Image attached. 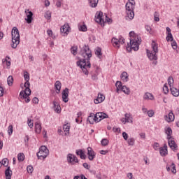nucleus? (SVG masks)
<instances>
[{
    "label": "nucleus",
    "instance_id": "nucleus-1",
    "mask_svg": "<svg viewBox=\"0 0 179 179\" xmlns=\"http://www.w3.org/2000/svg\"><path fill=\"white\" fill-rule=\"evenodd\" d=\"M80 54L84 59L77 62V65L81 68L83 72L85 75H87V68H90V62L89 60L92 58V50H90L89 46L84 45L81 49Z\"/></svg>",
    "mask_w": 179,
    "mask_h": 179
},
{
    "label": "nucleus",
    "instance_id": "nucleus-2",
    "mask_svg": "<svg viewBox=\"0 0 179 179\" xmlns=\"http://www.w3.org/2000/svg\"><path fill=\"white\" fill-rule=\"evenodd\" d=\"M24 91H21L20 93V97L21 100H24V103H30V94H31V90H30V76H29V73L25 71L24 73Z\"/></svg>",
    "mask_w": 179,
    "mask_h": 179
},
{
    "label": "nucleus",
    "instance_id": "nucleus-3",
    "mask_svg": "<svg viewBox=\"0 0 179 179\" xmlns=\"http://www.w3.org/2000/svg\"><path fill=\"white\" fill-rule=\"evenodd\" d=\"M129 36L130 37V45L127 44V50L129 52L131 50L134 51H138L139 50V44L142 43L141 36L135 34V31H131L129 32Z\"/></svg>",
    "mask_w": 179,
    "mask_h": 179
},
{
    "label": "nucleus",
    "instance_id": "nucleus-4",
    "mask_svg": "<svg viewBox=\"0 0 179 179\" xmlns=\"http://www.w3.org/2000/svg\"><path fill=\"white\" fill-rule=\"evenodd\" d=\"M152 51L147 49L148 57L150 61H154L152 62L154 65H157V55L156 54L159 52V47L155 41H152Z\"/></svg>",
    "mask_w": 179,
    "mask_h": 179
},
{
    "label": "nucleus",
    "instance_id": "nucleus-5",
    "mask_svg": "<svg viewBox=\"0 0 179 179\" xmlns=\"http://www.w3.org/2000/svg\"><path fill=\"white\" fill-rule=\"evenodd\" d=\"M12 36V48H16L20 43V34L17 27H13L11 31Z\"/></svg>",
    "mask_w": 179,
    "mask_h": 179
},
{
    "label": "nucleus",
    "instance_id": "nucleus-6",
    "mask_svg": "<svg viewBox=\"0 0 179 179\" xmlns=\"http://www.w3.org/2000/svg\"><path fill=\"white\" fill-rule=\"evenodd\" d=\"M115 86L117 93H120V91H122L123 93H124V94H130L131 90H129V87L122 85V83H121V81H117Z\"/></svg>",
    "mask_w": 179,
    "mask_h": 179
},
{
    "label": "nucleus",
    "instance_id": "nucleus-7",
    "mask_svg": "<svg viewBox=\"0 0 179 179\" xmlns=\"http://www.w3.org/2000/svg\"><path fill=\"white\" fill-rule=\"evenodd\" d=\"M48 153H50V151L47 149V147L42 145L39 149V152L37 153L38 159L44 160L48 156Z\"/></svg>",
    "mask_w": 179,
    "mask_h": 179
},
{
    "label": "nucleus",
    "instance_id": "nucleus-8",
    "mask_svg": "<svg viewBox=\"0 0 179 179\" xmlns=\"http://www.w3.org/2000/svg\"><path fill=\"white\" fill-rule=\"evenodd\" d=\"M120 121L124 124L127 123L132 124V122H134V117H132V115H131V113H126L124 114V117L120 120Z\"/></svg>",
    "mask_w": 179,
    "mask_h": 179
},
{
    "label": "nucleus",
    "instance_id": "nucleus-9",
    "mask_svg": "<svg viewBox=\"0 0 179 179\" xmlns=\"http://www.w3.org/2000/svg\"><path fill=\"white\" fill-rule=\"evenodd\" d=\"M124 43H125V39L122 36H120L119 39L115 38H112V44L113 47H116L117 48H120V44H124Z\"/></svg>",
    "mask_w": 179,
    "mask_h": 179
},
{
    "label": "nucleus",
    "instance_id": "nucleus-10",
    "mask_svg": "<svg viewBox=\"0 0 179 179\" xmlns=\"http://www.w3.org/2000/svg\"><path fill=\"white\" fill-rule=\"evenodd\" d=\"M95 22H96V23H101V24H104V15H103V12H96L95 15Z\"/></svg>",
    "mask_w": 179,
    "mask_h": 179
},
{
    "label": "nucleus",
    "instance_id": "nucleus-11",
    "mask_svg": "<svg viewBox=\"0 0 179 179\" xmlns=\"http://www.w3.org/2000/svg\"><path fill=\"white\" fill-rule=\"evenodd\" d=\"M87 156L90 162H93L96 158V152L93 150V148L88 147L87 148Z\"/></svg>",
    "mask_w": 179,
    "mask_h": 179
},
{
    "label": "nucleus",
    "instance_id": "nucleus-12",
    "mask_svg": "<svg viewBox=\"0 0 179 179\" xmlns=\"http://www.w3.org/2000/svg\"><path fill=\"white\" fill-rule=\"evenodd\" d=\"M62 101L64 103H68V101H69V89L66 88L65 90H63L62 93Z\"/></svg>",
    "mask_w": 179,
    "mask_h": 179
},
{
    "label": "nucleus",
    "instance_id": "nucleus-13",
    "mask_svg": "<svg viewBox=\"0 0 179 179\" xmlns=\"http://www.w3.org/2000/svg\"><path fill=\"white\" fill-rule=\"evenodd\" d=\"M60 31L62 34H66L68 36L69 32L71 31V27H69V24H64L60 29Z\"/></svg>",
    "mask_w": 179,
    "mask_h": 179
},
{
    "label": "nucleus",
    "instance_id": "nucleus-14",
    "mask_svg": "<svg viewBox=\"0 0 179 179\" xmlns=\"http://www.w3.org/2000/svg\"><path fill=\"white\" fill-rule=\"evenodd\" d=\"M97 122H100L104 118H108V115L103 112H98L95 114Z\"/></svg>",
    "mask_w": 179,
    "mask_h": 179
},
{
    "label": "nucleus",
    "instance_id": "nucleus-15",
    "mask_svg": "<svg viewBox=\"0 0 179 179\" xmlns=\"http://www.w3.org/2000/svg\"><path fill=\"white\" fill-rule=\"evenodd\" d=\"M67 160L69 163H71L72 164H75V163H79V160L78 159V157H76V156L72 154L68 155Z\"/></svg>",
    "mask_w": 179,
    "mask_h": 179
},
{
    "label": "nucleus",
    "instance_id": "nucleus-16",
    "mask_svg": "<svg viewBox=\"0 0 179 179\" xmlns=\"http://www.w3.org/2000/svg\"><path fill=\"white\" fill-rule=\"evenodd\" d=\"M168 143L169 146L171 148L172 150H177L178 146H177V144L176 143V141H174L173 138H168Z\"/></svg>",
    "mask_w": 179,
    "mask_h": 179
},
{
    "label": "nucleus",
    "instance_id": "nucleus-17",
    "mask_svg": "<svg viewBox=\"0 0 179 179\" xmlns=\"http://www.w3.org/2000/svg\"><path fill=\"white\" fill-rule=\"evenodd\" d=\"M104 100H106L104 94L99 93L97 98L94 100V103L95 104H100V103H103Z\"/></svg>",
    "mask_w": 179,
    "mask_h": 179
},
{
    "label": "nucleus",
    "instance_id": "nucleus-18",
    "mask_svg": "<svg viewBox=\"0 0 179 179\" xmlns=\"http://www.w3.org/2000/svg\"><path fill=\"white\" fill-rule=\"evenodd\" d=\"M25 14L27 15V22L30 24L31 23V20H33V12L30 11V10H25Z\"/></svg>",
    "mask_w": 179,
    "mask_h": 179
},
{
    "label": "nucleus",
    "instance_id": "nucleus-19",
    "mask_svg": "<svg viewBox=\"0 0 179 179\" xmlns=\"http://www.w3.org/2000/svg\"><path fill=\"white\" fill-rule=\"evenodd\" d=\"M87 122H89V124H94V122H97L96 115H94V113H90L87 117Z\"/></svg>",
    "mask_w": 179,
    "mask_h": 179
},
{
    "label": "nucleus",
    "instance_id": "nucleus-20",
    "mask_svg": "<svg viewBox=\"0 0 179 179\" xmlns=\"http://www.w3.org/2000/svg\"><path fill=\"white\" fill-rule=\"evenodd\" d=\"M135 17L134 10L126 11V20H132Z\"/></svg>",
    "mask_w": 179,
    "mask_h": 179
},
{
    "label": "nucleus",
    "instance_id": "nucleus-21",
    "mask_svg": "<svg viewBox=\"0 0 179 179\" xmlns=\"http://www.w3.org/2000/svg\"><path fill=\"white\" fill-rule=\"evenodd\" d=\"M175 120L174 113H173V111L169 112L168 115H165V121L167 122H173Z\"/></svg>",
    "mask_w": 179,
    "mask_h": 179
},
{
    "label": "nucleus",
    "instance_id": "nucleus-22",
    "mask_svg": "<svg viewBox=\"0 0 179 179\" xmlns=\"http://www.w3.org/2000/svg\"><path fill=\"white\" fill-rule=\"evenodd\" d=\"M3 66H6L7 69H9V66L11 65L10 57L6 56V58L2 59Z\"/></svg>",
    "mask_w": 179,
    "mask_h": 179
},
{
    "label": "nucleus",
    "instance_id": "nucleus-23",
    "mask_svg": "<svg viewBox=\"0 0 179 179\" xmlns=\"http://www.w3.org/2000/svg\"><path fill=\"white\" fill-rule=\"evenodd\" d=\"M135 8V1H128L126 3V10H134Z\"/></svg>",
    "mask_w": 179,
    "mask_h": 179
},
{
    "label": "nucleus",
    "instance_id": "nucleus-24",
    "mask_svg": "<svg viewBox=\"0 0 179 179\" xmlns=\"http://www.w3.org/2000/svg\"><path fill=\"white\" fill-rule=\"evenodd\" d=\"M166 40L167 41H173V34H171V29L170 27H166Z\"/></svg>",
    "mask_w": 179,
    "mask_h": 179
},
{
    "label": "nucleus",
    "instance_id": "nucleus-25",
    "mask_svg": "<svg viewBox=\"0 0 179 179\" xmlns=\"http://www.w3.org/2000/svg\"><path fill=\"white\" fill-rule=\"evenodd\" d=\"M76 153L77 156H80L82 160L86 159V154L85 153V151H83V150H77Z\"/></svg>",
    "mask_w": 179,
    "mask_h": 179
},
{
    "label": "nucleus",
    "instance_id": "nucleus-26",
    "mask_svg": "<svg viewBox=\"0 0 179 179\" xmlns=\"http://www.w3.org/2000/svg\"><path fill=\"white\" fill-rule=\"evenodd\" d=\"M120 78L122 82H128V80H129V75H128V73L126 71L121 73Z\"/></svg>",
    "mask_w": 179,
    "mask_h": 179
},
{
    "label": "nucleus",
    "instance_id": "nucleus-27",
    "mask_svg": "<svg viewBox=\"0 0 179 179\" xmlns=\"http://www.w3.org/2000/svg\"><path fill=\"white\" fill-rule=\"evenodd\" d=\"M144 100H151L153 101L155 100V96H153V94L150 93V92H145L144 96H143Z\"/></svg>",
    "mask_w": 179,
    "mask_h": 179
},
{
    "label": "nucleus",
    "instance_id": "nucleus-28",
    "mask_svg": "<svg viewBox=\"0 0 179 179\" xmlns=\"http://www.w3.org/2000/svg\"><path fill=\"white\" fill-rule=\"evenodd\" d=\"M159 153L161 156H166L167 155V145L165 144L163 147L159 148Z\"/></svg>",
    "mask_w": 179,
    "mask_h": 179
},
{
    "label": "nucleus",
    "instance_id": "nucleus-29",
    "mask_svg": "<svg viewBox=\"0 0 179 179\" xmlns=\"http://www.w3.org/2000/svg\"><path fill=\"white\" fill-rule=\"evenodd\" d=\"M42 128L43 127H41V123H40L39 122H35V132H36V134H41Z\"/></svg>",
    "mask_w": 179,
    "mask_h": 179
},
{
    "label": "nucleus",
    "instance_id": "nucleus-30",
    "mask_svg": "<svg viewBox=\"0 0 179 179\" xmlns=\"http://www.w3.org/2000/svg\"><path fill=\"white\" fill-rule=\"evenodd\" d=\"M5 176H6V179L12 178V170H10V166H8V169L5 171Z\"/></svg>",
    "mask_w": 179,
    "mask_h": 179
},
{
    "label": "nucleus",
    "instance_id": "nucleus-31",
    "mask_svg": "<svg viewBox=\"0 0 179 179\" xmlns=\"http://www.w3.org/2000/svg\"><path fill=\"white\" fill-rule=\"evenodd\" d=\"M53 106H54V110L55 113H57V114H59V113H61V106H59V104L57 101H54Z\"/></svg>",
    "mask_w": 179,
    "mask_h": 179
},
{
    "label": "nucleus",
    "instance_id": "nucleus-32",
    "mask_svg": "<svg viewBox=\"0 0 179 179\" xmlns=\"http://www.w3.org/2000/svg\"><path fill=\"white\" fill-rule=\"evenodd\" d=\"M62 86V84H61V81L59 80H57L55 82V89H56L57 91V93H60L61 92V87Z\"/></svg>",
    "mask_w": 179,
    "mask_h": 179
},
{
    "label": "nucleus",
    "instance_id": "nucleus-33",
    "mask_svg": "<svg viewBox=\"0 0 179 179\" xmlns=\"http://www.w3.org/2000/svg\"><path fill=\"white\" fill-rule=\"evenodd\" d=\"M170 90L171 92V94H173L174 96V97H178L179 96V90L178 89L172 87L170 88Z\"/></svg>",
    "mask_w": 179,
    "mask_h": 179
},
{
    "label": "nucleus",
    "instance_id": "nucleus-34",
    "mask_svg": "<svg viewBox=\"0 0 179 179\" xmlns=\"http://www.w3.org/2000/svg\"><path fill=\"white\" fill-rule=\"evenodd\" d=\"M69 129H71V124L66 123L63 126V130L65 132V135H69Z\"/></svg>",
    "mask_w": 179,
    "mask_h": 179
},
{
    "label": "nucleus",
    "instance_id": "nucleus-35",
    "mask_svg": "<svg viewBox=\"0 0 179 179\" xmlns=\"http://www.w3.org/2000/svg\"><path fill=\"white\" fill-rule=\"evenodd\" d=\"M78 29L80 31H87V27H86V24H85V22H83L82 24H79Z\"/></svg>",
    "mask_w": 179,
    "mask_h": 179
},
{
    "label": "nucleus",
    "instance_id": "nucleus-36",
    "mask_svg": "<svg viewBox=\"0 0 179 179\" xmlns=\"http://www.w3.org/2000/svg\"><path fill=\"white\" fill-rule=\"evenodd\" d=\"M165 134H167V139H169V138H173V137L171 136V135H173V130H171V128L167 127V128L165 129Z\"/></svg>",
    "mask_w": 179,
    "mask_h": 179
},
{
    "label": "nucleus",
    "instance_id": "nucleus-37",
    "mask_svg": "<svg viewBox=\"0 0 179 179\" xmlns=\"http://www.w3.org/2000/svg\"><path fill=\"white\" fill-rule=\"evenodd\" d=\"M95 54L98 57V58L101 59V57L103 55V54L101 53V48H97L95 50Z\"/></svg>",
    "mask_w": 179,
    "mask_h": 179
},
{
    "label": "nucleus",
    "instance_id": "nucleus-38",
    "mask_svg": "<svg viewBox=\"0 0 179 179\" xmlns=\"http://www.w3.org/2000/svg\"><path fill=\"white\" fill-rule=\"evenodd\" d=\"M168 83L170 87V89H171V87H174L173 85H174V79L173 78V77H169L168 78Z\"/></svg>",
    "mask_w": 179,
    "mask_h": 179
},
{
    "label": "nucleus",
    "instance_id": "nucleus-39",
    "mask_svg": "<svg viewBox=\"0 0 179 179\" xmlns=\"http://www.w3.org/2000/svg\"><path fill=\"white\" fill-rule=\"evenodd\" d=\"M71 52L73 54V55H76L78 54V46L71 47Z\"/></svg>",
    "mask_w": 179,
    "mask_h": 179
},
{
    "label": "nucleus",
    "instance_id": "nucleus-40",
    "mask_svg": "<svg viewBox=\"0 0 179 179\" xmlns=\"http://www.w3.org/2000/svg\"><path fill=\"white\" fill-rule=\"evenodd\" d=\"M17 160L18 162H23L24 160V153H19L17 155Z\"/></svg>",
    "mask_w": 179,
    "mask_h": 179
},
{
    "label": "nucleus",
    "instance_id": "nucleus-41",
    "mask_svg": "<svg viewBox=\"0 0 179 179\" xmlns=\"http://www.w3.org/2000/svg\"><path fill=\"white\" fill-rule=\"evenodd\" d=\"M99 3V1H90L89 2V5L90 6H91V8H96V6H97V4Z\"/></svg>",
    "mask_w": 179,
    "mask_h": 179
},
{
    "label": "nucleus",
    "instance_id": "nucleus-42",
    "mask_svg": "<svg viewBox=\"0 0 179 179\" xmlns=\"http://www.w3.org/2000/svg\"><path fill=\"white\" fill-rule=\"evenodd\" d=\"M127 143L129 146H134L135 145V139L134 138H130L127 140Z\"/></svg>",
    "mask_w": 179,
    "mask_h": 179
},
{
    "label": "nucleus",
    "instance_id": "nucleus-43",
    "mask_svg": "<svg viewBox=\"0 0 179 179\" xmlns=\"http://www.w3.org/2000/svg\"><path fill=\"white\" fill-rule=\"evenodd\" d=\"M7 82L8 86H12V85H13V77L12 76H8Z\"/></svg>",
    "mask_w": 179,
    "mask_h": 179
},
{
    "label": "nucleus",
    "instance_id": "nucleus-44",
    "mask_svg": "<svg viewBox=\"0 0 179 179\" xmlns=\"http://www.w3.org/2000/svg\"><path fill=\"white\" fill-rule=\"evenodd\" d=\"M160 16V15L159 14L158 12H155L154 13V20L155 22H159L160 21V18H159V17Z\"/></svg>",
    "mask_w": 179,
    "mask_h": 179
},
{
    "label": "nucleus",
    "instance_id": "nucleus-45",
    "mask_svg": "<svg viewBox=\"0 0 179 179\" xmlns=\"http://www.w3.org/2000/svg\"><path fill=\"white\" fill-rule=\"evenodd\" d=\"M1 162L3 164V166H4V167H8L9 164V160H8V159L6 158L3 159Z\"/></svg>",
    "mask_w": 179,
    "mask_h": 179
},
{
    "label": "nucleus",
    "instance_id": "nucleus-46",
    "mask_svg": "<svg viewBox=\"0 0 179 179\" xmlns=\"http://www.w3.org/2000/svg\"><path fill=\"white\" fill-rule=\"evenodd\" d=\"M101 143L102 146H107V145L109 143V141L107 138H103L101 141Z\"/></svg>",
    "mask_w": 179,
    "mask_h": 179
},
{
    "label": "nucleus",
    "instance_id": "nucleus-47",
    "mask_svg": "<svg viewBox=\"0 0 179 179\" xmlns=\"http://www.w3.org/2000/svg\"><path fill=\"white\" fill-rule=\"evenodd\" d=\"M8 134L10 136L12 134H13V125H9L8 127Z\"/></svg>",
    "mask_w": 179,
    "mask_h": 179
},
{
    "label": "nucleus",
    "instance_id": "nucleus-48",
    "mask_svg": "<svg viewBox=\"0 0 179 179\" xmlns=\"http://www.w3.org/2000/svg\"><path fill=\"white\" fill-rule=\"evenodd\" d=\"M45 17L48 20H50V19H51V13L50 12V10H48L45 13Z\"/></svg>",
    "mask_w": 179,
    "mask_h": 179
},
{
    "label": "nucleus",
    "instance_id": "nucleus-49",
    "mask_svg": "<svg viewBox=\"0 0 179 179\" xmlns=\"http://www.w3.org/2000/svg\"><path fill=\"white\" fill-rule=\"evenodd\" d=\"M171 171L173 174H176V173H177V169H176V164H174V163H173L171 166Z\"/></svg>",
    "mask_w": 179,
    "mask_h": 179
},
{
    "label": "nucleus",
    "instance_id": "nucleus-50",
    "mask_svg": "<svg viewBox=\"0 0 179 179\" xmlns=\"http://www.w3.org/2000/svg\"><path fill=\"white\" fill-rule=\"evenodd\" d=\"M48 35L49 36V37H51V38H55V36H54V34H52V30L51 29H48L47 31Z\"/></svg>",
    "mask_w": 179,
    "mask_h": 179
},
{
    "label": "nucleus",
    "instance_id": "nucleus-51",
    "mask_svg": "<svg viewBox=\"0 0 179 179\" xmlns=\"http://www.w3.org/2000/svg\"><path fill=\"white\" fill-rule=\"evenodd\" d=\"M27 124H28L29 128H33V127H34V125L33 124V120H31V119H30V118H28Z\"/></svg>",
    "mask_w": 179,
    "mask_h": 179
},
{
    "label": "nucleus",
    "instance_id": "nucleus-52",
    "mask_svg": "<svg viewBox=\"0 0 179 179\" xmlns=\"http://www.w3.org/2000/svg\"><path fill=\"white\" fill-rule=\"evenodd\" d=\"M163 90L165 94H167L169 93V87L167 86V84H165L164 85Z\"/></svg>",
    "mask_w": 179,
    "mask_h": 179
},
{
    "label": "nucleus",
    "instance_id": "nucleus-53",
    "mask_svg": "<svg viewBox=\"0 0 179 179\" xmlns=\"http://www.w3.org/2000/svg\"><path fill=\"white\" fill-rule=\"evenodd\" d=\"M34 169H33V166H28L27 167V171H28V173H29L30 174H31V173H33V171H34Z\"/></svg>",
    "mask_w": 179,
    "mask_h": 179
},
{
    "label": "nucleus",
    "instance_id": "nucleus-54",
    "mask_svg": "<svg viewBox=\"0 0 179 179\" xmlns=\"http://www.w3.org/2000/svg\"><path fill=\"white\" fill-rule=\"evenodd\" d=\"M171 46L173 48V50H177V48H178V46L177 45V42L176 41H173L171 43Z\"/></svg>",
    "mask_w": 179,
    "mask_h": 179
},
{
    "label": "nucleus",
    "instance_id": "nucleus-55",
    "mask_svg": "<svg viewBox=\"0 0 179 179\" xmlns=\"http://www.w3.org/2000/svg\"><path fill=\"white\" fill-rule=\"evenodd\" d=\"M73 179H87V178H86V176H85L84 175H80V176H75Z\"/></svg>",
    "mask_w": 179,
    "mask_h": 179
},
{
    "label": "nucleus",
    "instance_id": "nucleus-56",
    "mask_svg": "<svg viewBox=\"0 0 179 179\" xmlns=\"http://www.w3.org/2000/svg\"><path fill=\"white\" fill-rule=\"evenodd\" d=\"M122 137L124 139V141H128V134H127V132L124 131L122 133Z\"/></svg>",
    "mask_w": 179,
    "mask_h": 179
},
{
    "label": "nucleus",
    "instance_id": "nucleus-57",
    "mask_svg": "<svg viewBox=\"0 0 179 179\" xmlns=\"http://www.w3.org/2000/svg\"><path fill=\"white\" fill-rule=\"evenodd\" d=\"M83 168L86 169L87 170H90V165H89L87 163H84L83 164Z\"/></svg>",
    "mask_w": 179,
    "mask_h": 179
},
{
    "label": "nucleus",
    "instance_id": "nucleus-58",
    "mask_svg": "<svg viewBox=\"0 0 179 179\" xmlns=\"http://www.w3.org/2000/svg\"><path fill=\"white\" fill-rule=\"evenodd\" d=\"M148 117H153L155 115V111L153 110H148Z\"/></svg>",
    "mask_w": 179,
    "mask_h": 179
},
{
    "label": "nucleus",
    "instance_id": "nucleus-59",
    "mask_svg": "<svg viewBox=\"0 0 179 179\" xmlns=\"http://www.w3.org/2000/svg\"><path fill=\"white\" fill-rule=\"evenodd\" d=\"M32 103H34V104H38V98L34 97L32 99Z\"/></svg>",
    "mask_w": 179,
    "mask_h": 179
},
{
    "label": "nucleus",
    "instance_id": "nucleus-60",
    "mask_svg": "<svg viewBox=\"0 0 179 179\" xmlns=\"http://www.w3.org/2000/svg\"><path fill=\"white\" fill-rule=\"evenodd\" d=\"M159 148H160V145H159V143H155L154 144V149H155V150H159Z\"/></svg>",
    "mask_w": 179,
    "mask_h": 179
},
{
    "label": "nucleus",
    "instance_id": "nucleus-61",
    "mask_svg": "<svg viewBox=\"0 0 179 179\" xmlns=\"http://www.w3.org/2000/svg\"><path fill=\"white\" fill-rule=\"evenodd\" d=\"M3 93H4L3 87L0 86V97H2V96H3Z\"/></svg>",
    "mask_w": 179,
    "mask_h": 179
},
{
    "label": "nucleus",
    "instance_id": "nucleus-62",
    "mask_svg": "<svg viewBox=\"0 0 179 179\" xmlns=\"http://www.w3.org/2000/svg\"><path fill=\"white\" fill-rule=\"evenodd\" d=\"M106 22H107V23H111V22H112L111 18H110L107 15H106Z\"/></svg>",
    "mask_w": 179,
    "mask_h": 179
},
{
    "label": "nucleus",
    "instance_id": "nucleus-63",
    "mask_svg": "<svg viewBox=\"0 0 179 179\" xmlns=\"http://www.w3.org/2000/svg\"><path fill=\"white\" fill-rule=\"evenodd\" d=\"M99 153L101 154V155H106V153H108V150H100L99 151Z\"/></svg>",
    "mask_w": 179,
    "mask_h": 179
},
{
    "label": "nucleus",
    "instance_id": "nucleus-64",
    "mask_svg": "<svg viewBox=\"0 0 179 179\" xmlns=\"http://www.w3.org/2000/svg\"><path fill=\"white\" fill-rule=\"evenodd\" d=\"M140 136L141 139H145V138H146V134L145 133H141Z\"/></svg>",
    "mask_w": 179,
    "mask_h": 179
}]
</instances>
